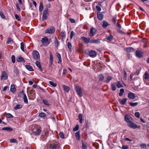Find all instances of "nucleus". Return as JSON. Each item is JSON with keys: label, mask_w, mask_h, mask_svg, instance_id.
<instances>
[{"label": "nucleus", "mask_w": 149, "mask_h": 149, "mask_svg": "<svg viewBox=\"0 0 149 149\" xmlns=\"http://www.w3.org/2000/svg\"><path fill=\"white\" fill-rule=\"evenodd\" d=\"M74 89L79 96L81 97L83 96L81 88L79 85H75L74 86Z\"/></svg>", "instance_id": "f257e3e1"}, {"label": "nucleus", "mask_w": 149, "mask_h": 149, "mask_svg": "<svg viewBox=\"0 0 149 149\" xmlns=\"http://www.w3.org/2000/svg\"><path fill=\"white\" fill-rule=\"evenodd\" d=\"M42 45L45 46H47L50 43L47 37H45L42 38L41 40Z\"/></svg>", "instance_id": "f03ea898"}, {"label": "nucleus", "mask_w": 149, "mask_h": 149, "mask_svg": "<svg viewBox=\"0 0 149 149\" xmlns=\"http://www.w3.org/2000/svg\"><path fill=\"white\" fill-rule=\"evenodd\" d=\"M49 15V9L47 8H45L43 13L42 19L45 20L47 19Z\"/></svg>", "instance_id": "7ed1b4c3"}, {"label": "nucleus", "mask_w": 149, "mask_h": 149, "mask_svg": "<svg viewBox=\"0 0 149 149\" xmlns=\"http://www.w3.org/2000/svg\"><path fill=\"white\" fill-rule=\"evenodd\" d=\"M127 124L129 127L134 129L136 128H139L141 127L140 125L138 126L136 124L131 121L127 123Z\"/></svg>", "instance_id": "20e7f679"}, {"label": "nucleus", "mask_w": 149, "mask_h": 149, "mask_svg": "<svg viewBox=\"0 0 149 149\" xmlns=\"http://www.w3.org/2000/svg\"><path fill=\"white\" fill-rule=\"evenodd\" d=\"M55 31V28L54 26H52L47 28L45 31L46 33L50 34H53Z\"/></svg>", "instance_id": "39448f33"}, {"label": "nucleus", "mask_w": 149, "mask_h": 149, "mask_svg": "<svg viewBox=\"0 0 149 149\" xmlns=\"http://www.w3.org/2000/svg\"><path fill=\"white\" fill-rule=\"evenodd\" d=\"M33 133L36 135L38 136L40 134L41 130L39 128H35L33 130Z\"/></svg>", "instance_id": "423d86ee"}, {"label": "nucleus", "mask_w": 149, "mask_h": 149, "mask_svg": "<svg viewBox=\"0 0 149 149\" xmlns=\"http://www.w3.org/2000/svg\"><path fill=\"white\" fill-rule=\"evenodd\" d=\"M32 55L33 57L36 59H38L40 57V56L38 52L36 50H34L33 51L32 53Z\"/></svg>", "instance_id": "0eeeda50"}, {"label": "nucleus", "mask_w": 149, "mask_h": 149, "mask_svg": "<svg viewBox=\"0 0 149 149\" xmlns=\"http://www.w3.org/2000/svg\"><path fill=\"white\" fill-rule=\"evenodd\" d=\"M8 77L5 71H3L1 74V79L2 80H6Z\"/></svg>", "instance_id": "6e6552de"}, {"label": "nucleus", "mask_w": 149, "mask_h": 149, "mask_svg": "<svg viewBox=\"0 0 149 149\" xmlns=\"http://www.w3.org/2000/svg\"><path fill=\"white\" fill-rule=\"evenodd\" d=\"M124 120L128 123L132 120V118L130 116L126 114L124 117Z\"/></svg>", "instance_id": "1a4fd4ad"}, {"label": "nucleus", "mask_w": 149, "mask_h": 149, "mask_svg": "<svg viewBox=\"0 0 149 149\" xmlns=\"http://www.w3.org/2000/svg\"><path fill=\"white\" fill-rule=\"evenodd\" d=\"M60 146L58 144L53 143L50 144L49 148L52 149H59Z\"/></svg>", "instance_id": "9d476101"}, {"label": "nucleus", "mask_w": 149, "mask_h": 149, "mask_svg": "<svg viewBox=\"0 0 149 149\" xmlns=\"http://www.w3.org/2000/svg\"><path fill=\"white\" fill-rule=\"evenodd\" d=\"M96 32V29L93 28H92L90 30L89 35L90 37H93L95 34Z\"/></svg>", "instance_id": "9b49d317"}, {"label": "nucleus", "mask_w": 149, "mask_h": 149, "mask_svg": "<svg viewBox=\"0 0 149 149\" xmlns=\"http://www.w3.org/2000/svg\"><path fill=\"white\" fill-rule=\"evenodd\" d=\"M89 55L90 57L94 58L96 56L97 53L94 50H91L89 52Z\"/></svg>", "instance_id": "f8f14e48"}, {"label": "nucleus", "mask_w": 149, "mask_h": 149, "mask_svg": "<svg viewBox=\"0 0 149 149\" xmlns=\"http://www.w3.org/2000/svg\"><path fill=\"white\" fill-rule=\"evenodd\" d=\"M136 54L137 56L139 58H141L143 56V53L139 50H138L136 51Z\"/></svg>", "instance_id": "ddd939ff"}, {"label": "nucleus", "mask_w": 149, "mask_h": 149, "mask_svg": "<svg viewBox=\"0 0 149 149\" xmlns=\"http://www.w3.org/2000/svg\"><path fill=\"white\" fill-rule=\"evenodd\" d=\"M49 55H50V58H49V66L50 67H51L52 64L53 60V55H52V54L51 52H49Z\"/></svg>", "instance_id": "4468645a"}, {"label": "nucleus", "mask_w": 149, "mask_h": 149, "mask_svg": "<svg viewBox=\"0 0 149 149\" xmlns=\"http://www.w3.org/2000/svg\"><path fill=\"white\" fill-rule=\"evenodd\" d=\"M127 100V98H125L124 99H119L118 101L120 104L123 105L125 104Z\"/></svg>", "instance_id": "2eb2a0df"}, {"label": "nucleus", "mask_w": 149, "mask_h": 149, "mask_svg": "<svg viewBox=\"0 0 149 149\" xmlns=\"http://www.w3.org/2000/svg\"><path fill=\"white\" fill-rule=\"evenodd\" d=\"M81 39L83 40L84 42L86 43H88L90 42V39L88 38H86L84 36L81 37Z\"/></svg>", "instance_id": "dca6fc26"}, {"label": "nucleus", "mask_w": 149, "mask_h": 149, "mask_svg": "<svg viewBox=\"0 0 149 149\" xmlns=\"http://www.w3.org/2000/svg\"><path fill=\"white\" fill-rule=\"evenodd\" d=\"M62 87L63 88L64 91L65 92H68L70 90V88L69 87L66 86L65 85H63Z\"/></svg>", "instance_id": "f3484780"}, {"label": "nucleus", "mask_w": 149, "mask_h": 149, "mask_svg": "<svg viewBox=\"0 0 149 149\" xmlns=\"http://www.w3.org/2000/svg\"><path fill=\"white\" fill-rule=\"evenodd\" d=\"M97 17L99 20L101 21L102 19V13L100 12H97Z\"/></svg>", "instance_id": "a211bd4d"}, {"label": "nucleus", "mask_w": 149, "mask_h": 149, "mask_svg": "<svg viewBox=\"0 0 149 149\" xmlns=\"http://www.w3.org/2000/svg\"><path fill=\"white\" fill-rule=\"evenodd\" d=\"M128 97L130 99H134L135 98V96L133 93L130 92L128 94Z\"/></svg>", "instance_id": "6ab92c4d"}, {"label": "nucleus", "mask_w": 149, "mask_h": 149, "mask_svg": "<svg viewBox=\"0 0 149 149\" xmlns=\"http://www.w3.org/2000/svg\"><path fill=\"white\" fill-rule=\"evenodd\" d=\"M16 89L15 88V86L14 84H12L10 86V90L11 91L14 93L15 92Z\"/></svg>", "instance_id": "aec40b11"}, {"label": "nucleus", "mask_w": 149, "mask_h": 149, "mask_svg": "<svg viewBox=\"0 0 149 149\" xmlns=\"http://www.w3.org/2000/svg\"><path fill=\"white\" fill-rule=\"evenodd\" d=\"M2 130H5L8 132L12 131H13V129L10 127H4L2 129Z\"/></svg>", "instance_id": "412c9836"}, {"label": "nucleus", "mask_w": 149, "mask_h": 149, "mask_svg": "<svg viewBox=\"0 0 149 149\" xmlns=\"http://www.w3.org/2000/svg\"><path fill=\"white\" fill-rule=\"evenodd\" d=\"M125 50L128 52H134V49L132 47L126 48H125Z\"/></svg>", "instance_id": "4be33fe9"}, {"label": "nucleus", "mask_w": 149, "mask_h": 149, "mask_svg": "<svg viewBox=\"0 0 149 149\" xmlns=\"http://www.w3.org/2000/svg\"><path fill=\"white\" fill-rule=\"evenodd\" d=\"M25 68L27 70L30 71H32L34 70L32 67L30 65H25Z\"/></svg>", "instance_id": "5701e85b"}, {"label": "nucleus", "mask_w": 149, "mask_h": 149, "mask_svg": "<svg viewBox=\"0 0 149 149\" xmlns=\"http://www.w3.org/2000/svg\"><path fill=\"white\" fill-rule=\"evenodd\" d=\"M35 63L37 67L40 69L41 71H42V69L41 67L40 63L38 61H36Z\"/></svg>", "instance_id": "b1692460"}, {"label": "nucleus", "mask_w": 149, "mask_h": 149, "mask_svg": "<svg viewBox=\"0 0 149 149\" xmlns=\"http://www.w3.org/2000/svg\"><path fill=\"white\" fill-rule=\"evenodd\" d=\"M149 79V74L147 72H146L144 74V79L148 80Z\"/></svg>", "instance_id": "393cba45"}, {"label": "nucleus", "mask_w": 149, "mask_h": 149, "mask_svg": "<svg viewBox=\"0 0 149 149\" xmlns=\"http://www.w3.org/2000/svg\"><path fill=\"white\" fill-rule=\"evenodd\" d=\"M22 106L21 104H17L14 107V109L15 110H17L18 109H21L22 108Z\"/></svg>", "instance_id": "a878e982"}, {"label": "nucleus", "mask_w": 149, "mask_h": 149, "mask_svg": "<svg viewBox=\"0 0 149 149\" xmlns=\"http://www.w3.org/2000/svg\"><path fill=\"white\" fill-rule=\"evenodd\" d=\"M57 56L58 57L59 59V61L58 62V63H60L61 62V58L60 54L58 53H56Z\"/></svg>", "instance_id": "bb28decb"}, {"label": "nucleus", "mask_w": 149, "mask_h": 149, "mask_svg": "<svg viewBox=\"0 0 149 149\" xmlns=\"http://www.w3.org/2000/svg\"><path fill=\"white\" fill-rule=\"evenodd\" d=\"M75 136L76 138L78 140H80V136L79 134V132L78 131L75 133Z\"/></svg>", "instance_id": "cd10ccee"}, {"label": "nucleus", "mask_w": 149, "mask_h": 149, "mask_svg": "<svg viewBox=\"0 0 149 149\" xmlns=\"http://www.w3.org/2000/svg\"><path fill=\"white\" fill-rule=\"evenodd\" d=\"M106 39L109 41H112L113 39V36L111 35L107 36L106 37Z\"/></svg>", "instance_id": "c85d7f7f"}, {"label": "nucleus", "mask_w": 149, "mask_h": 149, "mask_svg": "<svg viewBox=\"0 0 149 149\" xmlns=\"http://www.w3.org/2000/svg\"><path fill=\"white\" fill-rule=\"evenodd\" d=\"M55 45L57 47H58L59 45V42H58L57 39L56 37H55Z\"/></svg>", "instance_id": "c756f323"}, {"label": "nucleus", "mask_w": 149, "mask_h": 149, "mask_svg": "<svg viewBox=\"0 0 149 149\" xmlns=\"http://www.w3.org/2000/svg\"><path fill=\"white\" fill-rule=\"evenodd\" d=\"M17 61L18 62H20L22 61L24 62V61L23 58L21 56H19L17 58Z\"/></svg>", "instance_id": "7c9ffc66"}, {"label": "nucleus", "mask_w": 149, "mask_h": 149, "mask_svg": "<svg viewBox=\"0 0 149 149\" xmlns=\"http://www.w3.org/2000/svg\"><path fill=\"white\" fill-rule=\"evenodd\" d=\"M13 72L15 74L16 76H19V71L16 68H14Z\"/></svg>", "instance_id": "2f4dec72"}, {"label": "nucleus", "mask_w": 149, "mask_h": 149, "mask_svg": "<svg viewBox=\"0 0 149 149\" xmlns=\"http://www.w3.org/2000/svg\"><path fill=\"white\" fill-rule=\"evenodd\" d=\"M138 104V103L137 102H136L134 103H132L131 102H130L129 103V104L133 107L137 106Z\"/></svg>", "instance_id": "473e14b6"}, {"label": "nucleus", "mask_w": 149, "mask_h": 149, "mask_svg": "<svg viewBox=\"0 0 149 149\" xmlns=\"http://www.w3.org/2000/svg\"><path fill=\"white\" fill-rule=\"evenodd\" d=\"M13 43V40L12 39L10 38H8V39L7 43L8 44H12Z\"/></svg>", "instance_id": "72a5a7b5"}, {"label": "nucleus", "mask_w": 149, "mask_h": 149, "mask_svg": "<svg viewBox=\"0 0 149 149\" xmlns=\"http://www.w3.org/2000/svg\"><path fill=\"white\" fill-rule=\"evenodd\" d=\"M6 116L8 118H12L13 117V116L10 113H6Z\"/></svg>", "instance_id": "f704fd0d"}, {"label": "nucleus", "mask_w": 149, "mask_h": 149, "mask_svg": "<svg viewBox=\"0 0 149 149\" xmlns=\"http://www.w3.org/2000/svg\"><path fill=\"white\" fill-rule=\"evenodd\" d=\"M109 24L106 21L103 22V28H106Z\"/></svg>", "instance_id": "c9c22d12"}, {"label": "nucleus", "mask_w": 149, "mask_h": 149, "mask_svg": "<svg viewBox=\"0 0 149 149\" xmlns=\"http://www.w3.org/2000/svg\"><path fill=\"white\" fill-rule=\"evenodd\" d=\"M20 48L24 52V44L23 42H21L20 43Z\"/></svg>", "instance_id": "e433bc0d"}, {"label": "nucleus", "mask_w": 149, "mask_h": 149, "mask_svg": "<svg viewBox=\"0 0 149 149\" xmlns=\"http://www.w3.org/2000/svg\"><path fill=\"white\" fill-rule=\"evenodd\" d=\"M61 36L62 38V39L63 40L65 38V34L64 32L62 31L61 32Z\"/></svg>", "instance_id": "4c0bfd02"}, {"label": "nucleus", "mask_w": 149, "mask_h": 149, "mask_svg": "<svg viewBox=\"0 0 149 149\" xmlns=\"http://www.w3.org/2000/svg\"><path fill=\"white\" fill-rule=\"evenodd\" d=\"M39 116L40 117H45L46 116V114L44 113H40L39 114Z\"/></svg>", "instance_id": "58836bf2"}, {"label": "nucleus", "mask_w": 149, "mask_h": 149, "mask_svg": "<svg viewBox=\"0 0 149 149\" xmlns=\"http://www.w3.org/2000/svg\"><path fill=\"white\" fill-rule=\"evenodd\" d=\"M112 77L108 76L106 78V82L107 83H109V81L112 79Z\"/></svg>", "instance_id": "ea45409f"}, {"label": "nucleus", "mask_w": 149, "mask_h": 149, "mask_svg": "<svg viewBox=\"0 0 149 149\" xmlns=\"http://www.w3.org/2000/svg\"><path fill=\"white\" fill-rule=\"evenodd\" d=\"M43 6L42 3H40V4L39 7V11L40 12H41L43 10Z\"/></svg>", "instance_id": "a19ab883"}, {"label": "nucleus", "mask_w": 149, "mask_h": 149, "mask_svg": "<svg viewBox=\"0 0 149 149\" xmlns=\"http://www.w3.org/2000/svg\"><path fill=\"white\" fill-rule=\"evenodd\" d=\"M24 99V102L26 104L28 103V99L27 97V96L26 95H24V97L22 98Z\"/></svg>", "instance_id": "79ce46f5"}, {"label": "nucleus", "mask_w": 149, "mask_h": 149, "mask_svg": "<svg viewBox=\"0 0 149 149\" xmlns=\"http://www.w3.org/2000/svg\"><path fill=\"white\" fill-rule=\"evenodd\" d=\"M116 85L118 88H120L122 87V85L119 81H118L116 83Z\"/></svg>", "instance_id": "37998d69"}, {"label": "nucleus", "mask_w": 149, "mask_h": 149, "mask_svg": "<svg viewBox=\"0 0 149 149\" xmlns=\"http://www.w3.org/2000/svg\"><path fill=\"white\" fill-rule=\"evenodd\" d=\"M43 102L44 104L47 106H49V102L45 100H43Z\"/></svg>", "instance_id": "c03bdc74"}, {"label": "nucleus", "mask_w": 149, "mask_h": 149, "mask_svg": "<svg viewBox=\"0 0 149 149\" xmlns=\"http://www.w3.org/2000/svg\"><path fill=\"white\" fill-rule=\"evenodd\" d=\"M49 84L55 87H56L57 86V84L56 83H54L52 81H49Z\"/></svg>", "instance_id": "a18cd8bd"}, {"label": "nucleus", "mask_w": 149, "mask_h": 149, "mask_svg": "<svg viewBox=\"0 0 149 149\" xmlns=\"http://www.w3.org/2000/svg\"><path fill=\"white\" fill-rule=\"evenodd\" d=\"M116 16H115L113 17L112 19V21L114 24H115L116 22Z\"/></svg>", "instance_id": "49530a36"}, {"label": "nucleus", "mask_w": 149, "mask_h": 149, "mask_svg": "<svg viewBox=\"0 0 149 149\" xmlns=\"http://www.w3.org/2000/svg\"><path fill=\"white\" fill-rule=\"evenodd\" d=\"M82 147L83 149H87V146L83 142L82 143Z\"/></svg>", "instance_id": "de8ad7c7"}, {"label": "nucleus", "mask_w": 149, "mask_h": 149, "mask_svg": "<svg viewBox=\"0 0 149 149\" xmlns=\"http://www.w3.org/2000/svg\"><path fill=\"white\" fill-rule=\"evenodd\" d=\"M79 129V126L78 125H76V126L73 129V130L74 131H76L78 130Z\"/></svg>", "instance_id": "09e8293b"}, {"label": "nucleus", "mask_w": 149, "mask_h": 149, "mask_svg": "<svg viewBox=\"0 0 149 149\" xmlns=\"http://www.w3.org/2000/svg\"><path fill=\"white\" fill-rule=\"evenodd\" d=\"M60 137L62 139H64V134L63 132H61L59 134Z\"/></svg>", "instance_id": "8fccbe9b"}, {"label": "nucleus", "mask_w": 149, "mask_h": 149, "mask_svg": "<svg viewBox=\"0 0 149 149\" xmlns=\"http://www.w3.org/2000/svg\"><path fill=\"white\" fill-rule=\"evenodd\" d=\"M15 19L18 21H20L21 20L19 16L17 14H15Z\"/></svg>", "instance_id": "3c124183"}, {"label": "nucleus", "mask_w": 149, "mask_h": 149, "mask_svg": "<svg viewBox=\"0 0 149 149\" xmlns=\"http://www.w3.org/2000/svg\"><path fill=\"white\" fill-rule=\"evenodd\" d=\"M111 87L112 88V89L113 91H114L116 90V86L114 84H112L111 85Z\"/></svg>", "instance_id": "603ef678"}, {"label": "nucleus", "mask_w": 149, "mask_h": 149, "mask_svg": "<svg viewBox=\"0 0 149 149\" xmlns=\"http://www.w3.org/2000/svg\"><path fill=\"white\" fill-rule=\"evenodd\" d=\"M10 142L12 143H17V141L15 139H12L10 140Z\"/></svg>", "instance_id": "864d4df0"}, {"label": "nucleus", "mask_w": 149, "mask_h": 149, "mask_svg": "<svg viewBox=\"0 0 149 149\" xmlns=\"http://www.w3.org/2000/svg\"><path fill=\"white\" fill-rule=\"evenodd\" d=\"M67 47L69 49H71L72 47V45L71 43L68 42L67 43Z\"/></svg>", "instance_id": "5fc2aeb1"}, {"label": "nucleus", "mask_w": 149, "mask_h": 149, "mask_svg": "<svg viewBox=\"0 0 149 149\" xmlns=\"http://www.w3.org/2000/svg\"><path fill=\"white\" fill-rule=\"evenodd\" d=\"M75 33L73 31H71L70 33V38L71 39H72L73 37L74 36Z\"/></svg>", "instance_id": "6e6d98bb"}, {"label": "nucleus", "mask_w": 149, "mask_h": 149, "mask_svg": "<svg viewBox=\"0 0 149 149\" xmlns=\"http://www.w3.org/2000/svg\"><path fill=\"white\" fill-rule=\"evenodd\" d=\"M69 20L71 23H75V21L74 19L72 18H70L69 19Z\"/></svg>", "instance_id": "4d7b16f0"}, {"label": "nucleus", "mask_w": 149, "mask_h": 149, "mask_svg": "<svg viewBox=\"0 0 149 149\" xmlns=\"http://www.w3.org/2000/svg\"><path fill=\"white\" fill-rule=\"evenodd\" d=\"M135 116L137 118H139L140 116V113L139 112H136L135 113Z\"/></svg>", "instance_id": "13d9d810"}, {"label": "nucleus", "mask_w": 149, "mask_h": 149, "mask_svg": "<svg viewBox=\"0 0 149 149\" xmlns=\"http://www.w3.org/2000/svg\"><path fill=\"white\" fill-rule=\"evenodd\" d=\"M140 146L141 148H145L146 147V144L145 143H142L140 145Z\"/></svg>", "instance_id": "bf43d9fd"}, {"label": "nucleus", "mask_w": 149, "mask_h": 149, "mask_svg": "<svg viewBox=\"0 0 149 149\" xmlns=\"http://www.w3.org/2000/svg\"><path fill=\"white\" fill-rule=\"evenodd\" d=\"M12 62L13 63H14L15 62V57L14 55H13L11 57Z\"/></svg>", "instance_id": "052dcab7"}, {"label": "nucleus", "mask_w": 149, "mask_h": 149, "mask_svg": "<svg viewBox=\"0 0 149 149\" xmlns=\"http://www.w3.org/2000/svg\"><path fill=\"white\" fill-rule=\"evenodd\" d=\"M99 79L100 81H102V74H100L98 76Z\"/></svg>", "instance_id": "680f3d73"}, {"label": "nucleus", "mask_w": 149, "mask_h": 149, "mask_svg": "<svg viewBox=\"0 0 149 149\" xmlns=\"http://www.w3.org/2000/svg\"><path fill=\"white\" fill-rule=\"evenodd\" d=\"M90 42L91 43H98V41L97 40H91Z\"/></svg>", "instance_id": "e2e57ef3"}, {"label": "nucleus", "mask_w": 149, "mask_h": 149, "mask_svg": "<svg viewBox=\"0 0 149 149\" xmlns=\"http://www.w3.org/2000/svg\"><path fill=\"white\" fill-rule=\"evenodd\" d=\"M0 15L1 17L3 18V19H5V16L3 14V13L1 12H0Z\"/></svg>", "instance_id": "0e129e2a"}, {"label": "nucleus", "mask_w": 149, "mask_h": 149, "mask_svg": "<svg viewBox=\"0 0 149 149\" xmlns=\"http://www.w3.org/2000/svg\"><path fill=\"white\" fill-rule=\"evenodd\" d=\"M112 140L111 141H110L109 140H108V145L110 146L111 147V145L113 144L112 143Z\"/></svg>", "instance_id": "69168bd1"}, {"label": "nucleus", "mask_w": 149, "mask_h": 149, "mask_svg": "<svg viewBox=\"0 0 149 149\" xmlns=\"http://www.w3.org/2000/svg\"><path fill=\"white\" fill-rule=\"evenodd\" d=\"M122 147V149H128V146L125 145H123Z\"/></svg>", "instance_id": "338daca9"}, {"label": "nucleus", "mask_w": 149, "mask_h": 149, "mask_svg": "<svg viewBox=\"0 0 149 149\" xmlns=\"http://www.w3.org/2000/svg\"><path fill=\"white\" fill-rule=\"evenodd\" d=\"M144 81L145 83L147 85H149V81L148 80H144Z\"/></svg>", "instance_id": "774afa93"}]
</instances>
